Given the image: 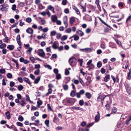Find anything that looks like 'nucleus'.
<instances>
[{"mask_svg":"<svg viewBox=\"0 0 131 131\" xmlns=\"http://www.w3.org/2000/svg\"><path fill=\"white\" fill-rule=\"evenodd\" d=\"M118 5L120 9L123 8L124 7L123 4L121 2L119 3L118 4Z\"/></svg>","mask_w":131,"mask_h":131,"instance_id":"41","label":"nucleus"},{"mask_svg":"<svg viewBox=\"0 0 131 131\" xmlns=\"http://www.w3.org/2000/svg\"><path fill=\"white\" fill-rule=\"evenodd\" d=\"M84 103V101L83 100H80L79 101V104L81 106L83 105Z\"/></svg>","mask_w":131,"mask_h":131,"instance_id":"58","label":"nucleus"},{"mask_svg":"<svg viewBox=\"0 0 131 131\" xmlns=\"http://www.w3.org/2000/svg\"><path fill=\"white\" fill-rule=\"evenodd\" d=\"M85 96L88 99H90L91 97V94L88 92H87L85 93Z\"/></svg>","mask_w":131,"mask_h":131,"instance_id":"24","label":"nucleus"},{"mask_svg":"<svg viewBox=\"0 0 131 131\" xmlns=\"http://www.w3.org/2000/svg\"><path fill=\"white\" fill-rule=\"evenodd\" d=\"M56 79L57 80H59L61 79V76L60 74L59 73H58L56 74Z\"/></svg>","mask_w":131,"mask_h":131,"instance_id":"36","label":"nucleus"},{"mask_svg":"<svg viewBox=\"0 0 131 131\" xmlns=\"http://www.w3.org/2000/svg\"><path fill=\"white\" fill-rule=\"evenodd\" d=\"M98 95H99V96L97 98V101H100V100H101V99L102 97V96L100 95V94H99Z\"/></svg>","mask_w":131,"mask_h":131,"instance_id":"43","label":"nucleus"},{"mask_svg":"<svg viewBox=\"0 0 131 131\" xmlns=\"http://www.w3.org/2000/svg\"><path fill=\"white\" fill-rule=\"evenodd\" d=\"M62 87L63 89L65 90H67L68 89V86L67 84H63L62 85Z\"/></svg>","mask_w":131,"mask_h":131,"instance_id":"28","label":"nucleus"},{"mask_svg":"<svg viewBox=\"0 0 131 131\" xmlns=\"http://www.w3.org/2000/svg\"><path fill=\"white\" fill-rule=\"evenodd\" d=\"M131 15H130L127 18V19L126 22V23H127V22L128 21L131 20Z\"/></svg>","mask_w":131,"mask_h":131,"instance_id":"60","label":"nucleus"},{"mask_svg":"<svg viewBox=\"0 0 131 131\" xmlns=\"http://www.w3.org/2000/svg\"><path fill=\"white\" fill-rule=\"evenodd\" d=\"M56 34V32L55 31H51L50 32L51 36H54Z\"/></svg>","mask_w":131,"mask_h":131,"instance_id":"44","label":"nucleus"},{"mask_svg":"<svg viewBox=\"0 0 131 131\" xmlns=\"http://www.w3.org/2000/svg\"><path fill=\"white\" fill-rule=\"evenodd\" d=\"M98 114L96 115L95 117V121L96 122H98L100 118V113L99 112H97Z\"/></svg>","mask_w":131,"mask_h":131,"instance_id":"7","label":"nucleus"},{"mask_svg":"<svg viewBox=\"0 0 131 131\" xmlns=\"http://www.w3.org/2000/svg\"><path fill=\"white\" fill-rule=\"evenodd\" d=\"M39 19H40V21H41L42 24L44 25L45 24V21L43 18H42L41 17H39Z\"/></svg>","mask_w":131,"mask_h":131,"instance_id":"29","label":"nucleus"},{"mask_svg":"<svg viewBox=\"0 0 131 131\" xmlns=\"http://www.w3.org/2000/svg\"><path fill=\"white\" fill-rule=\"evenodd\" d=\"M76 59L74 57H72L70 58L69 60V62L70 64L71 65V64L73 63H75V60Z\"/></svg>","mask_w":131,"mask_h":131,"instance_id":"5","label":"nucleus"},{"mask_svg":"<svg viewBox=\"0 0 131 131\" xmlns=\"http://www.w3.org/2000/svg\"><path fill=\"white\" fill-rule=\"evenodd\" d=\"M26 21L28 23H30L32 21L30 17H28L26 19Z\"/></svg>","mask_w":131,"mask_h":131,"instance_id":"31","label":"nucleus"},{"mask_svg":"<svg viewBox=\"0 0 131 131\" xmlns=\"http://www.w3.org/2000/svg\"><path fill=\"white\" fill-rule=\"evenodd\" d=\"M58 43L56 42H55L52 46V47L54 49H57L58 48V46L57 45Z\"/></svg>","mask_w":131,"mask_h":131,"instance_id":"15","label":"nucleus"},{"mask_svg":"<svg viewBox=\"0 0 131 131\" xmlns=\"http://www.w3.org/2000/svg\"><path fill=\"white\" fill-rule=\"evenodd\" d=\"M47 9L48 10H50L53 14L55 13L54 8L51 5H49L47 7Z\"/></svg>","mask_w":131,"mask_h":131,"instance_id":"8","label":"nucleus"},{"mask_svg":"<svg viewBox=\"0 0 131 131\" xmlns=\"http://www.w3.org/2000/svg\"><path fill=\"white\" fill-rule=\"evenodd\" d=\"M76 91L72 90L70 93V95L72 97H74L76 95Z\"/></svg>","mask_w":131,"mask_h":131,"instance_id":"20","label":"nucleus"},{"mask_svg":"<svg viewBox=\"0 0 131 131\" xmlns=\"http://www.w3.org/2000/svg\"><path fill=\"white\" fill-rule=\"evenodd\" d=\"M80 50L81 51L88 52L91 51V49L89 48H86L84 49H80Z\"/></svg>","mask_w":131,"mask_h":131,"instance_id":"6","label":"nucleus"},{"mask_svg":"<svg viewBox=\"0 0 131 131\" xmlns=\"http://www.w3.org/2000/svg\"><path fill=\"white\" fill-rule=\"evenodd\" d=\"M111 78H112V79L113 80V81L114 82V83H115L116 82V79H117L118 80L117 82H118V79L117 78H115V77L113 75H112L111 76Z\"/></svg>","mask_w":131,"mask_h":131,"instance_id":"39","label":"nucleus"},{"mask_svg":"<svg viewBox=\"0 0 131 131\" xmlns=\"http://www.w3.org/2000/svg\"><path fill=\"white\" fill-rule=\"evenodd\" d=\"M57 20V18L55 15H53L51 17V20L53 22H55Z\"/></svg>","mask_w":131,"mask_h":131,"instance_id":"10","label":"nucleus"},{"mask_svg":"<svg viewBox=\"0 0 131 131\" xmlns=\"http://www.w3.org/2000/svg\"><path fill=\"white\" fill-rule=\"evenodd\" d=\"M59 121V119L55 115L53 119V122L55 123H57Z\"/></svg>","mask_w":131,"mask_h":131,"instance_id":"18","label":"nucleus"},{"mask_svg":"<svg viewBox=\"0 0 131 131\" xmlns=\"http://www.w3.org/2000/svg\"><path fill=\"white\" fill-rule=\"evenodd\" d=\"M49 121L48 120H46L45 121V123L47 127H49Z\"/></svg>","mask_w":131,"mask_h":131,"instance_id":"34","label":"nucleus"},{"mask_svg":"<svg viewBox=\"0 0 131 131\" xmlns=\"http://www.w3.org/2000/svg\"><path fill=\"white\" fill-rule=\"evenodd\" d=\"M17 124L18 126L20 127L22 126H23V123L19 122H17Z\"/></svg>","mask_w":131,"mask_h":131,"instance_id":"64","label":"nucleus"},{"mask_svg":"<svg viewBox=\"0 0 131 131\" xmlns=\"http://www.w3.org/2000/svg\"><path fill=\"white\" fill-rule=\"evenodd\" d=\"M102 65V63L101 62V61H99L98 62L97 64V67L99 68Z\"/></svg>","mask_w":131,"mask_h":131,"instance_id":"50","label":"nucleus"},{"mask_svg":"<svg viewBox=\"0 0 131 131\" xmlns=\"http://www.w3.org/2000/svg\"><path fill=\"white\" fill-rule=\"evenodd\" d=\"M7 48L8 49H9L10 50H12L14 49V46L13 45H8L7 46Z\"/></svg>","mask_w":131,"mask_h":131,"instance_id":"22","label":"nucleus"},{"mask_svg":"<svg viewBox=\"0 0 131 131\" xmlns=\"http://www.w3.org/2000/svg\"><path fill=\"white\" fill-rule=\"evenodd\" d=\"M38 51V54L39 56L42 58H44L46 59L49 58V57H45L46 54L43 49H39Z\"/></svg>","mask_w":131,"mask_h":131,"instance_id":"1","label":"nucleus"},{"mask_svg":"<svg viewBox=\"0 0 131 131\" xmlns=\"http://www.w3.org/2000/svg\"><path fill=\"white\" fill-rule=\"evenodd\" d=\"M57 58V56L56 54H54L52 55V57L51 58V59H52L54 58L56 59Z\"/></svg>","mask_w":131,"mask_h":131,"instance_id":"53","label":"nucleus"},{"mask_svg":"<svg viewBox=\"0 0 131 131\" xmlns=\"http://www.w3.org/2000/svg\"><path fill=\"white\" fill-rule=\"evenodd\" d=\"M67 0H62V4L63 5H65L67 4Z\"/></svg>","mask_w":131,"mask_h":131,"instance_id":"45","label":"nucleus"},{"mask_svg":"<svg viewBox=\"0 0 131 131\" xmlns=\"http://www.w3.org/2000/svg\"><path fill=\"white\" fill-rule=\"evenodd\" d=\"M106 68L107 69L111 70H112V69L111 66L109 64H107L106 65Z\"/></svg>","mask_w":131,"mask_h":131,"instance_id":"62","label":"nucleus"},{"mask_svg":"<svg viewBox=\"0 0 131 131\" xmlns=\"http://www.w3.org/2000/svg\"><path fill=\"white\" fill-rule=\"evenodd\" d=\"M5 114L7 118L8 119H9L10 118L9 112V111H7L5 113Z\"/></svg>","mask_w":131,"mask_h":131,"instance_id":"26","label":"nucleus"},{"mask_svg":"<svg viewBox=\"0 0 131 131\" xmlns=\"http://www.w3.org/2000/svg\"><path fill=\"white\" fill-rule=\"evenodd\" d=\"M23 80L26 83L29 84L30 85H31V83L28 78L26 77H24L23 78Z\"/></svg>","mask_w":131,"mask_h":131,"instance_id":"13","label":"nucleus"},{"mask_svg":"<svg viewBox=\"0 0 131 131\" xmlns=\"http://www.w3.org/2000/svg\"><path fill=\"white\" fill-rule=\"evenodd\" d=\"M16 8V5L15 4H14L12 6V9L13 10H15Z\"/></svg>","mask_w":131,"mask_h":131,"instance_id":"55","label":"nucleus"},{"mask_svg":"<svg viewBox=\"0 0 131 131\" xmlns=\"http://www.w3.org/2000/svg\"><path fill=\"white\" fill-rule=\"evenodd\" d=\"M65 31L67 33H70L71 32V30L70 28H69L66 30Z\"/></svg>","mask_w":131,"mask_h":131,"instance_id":"46","label":"nucleus"},{"mask_svg":"<svg viewBox=\"0 0 131 131\" xmlns=\"http://www.w3.org/2000/svg\"><path fill=\"white\" fill-rule=\"evenodd\" d=\"M39 9H40L42 10L45 8V7L43 6L41 4H40L39 5Z\"/></svg>","mask_w":131,"mask_h":131,"instance_id":"32","label":"nucleus"},{"mask_svg":"<svg viewBox=\"0 0 131 131\" xmlns=\"http://www.w3.org/2000/svg\"><path fill=\"white\" fill-rule=\"evenodd\" d=\"M128 79L129 80L131 78V69H130L129 70V71L128 73Z\"/></svg>","mask_w":131,"mask_h":131,"instance_id":"27","label":"nucleus"},{"mask_svg":"<svg viewBox=\"0 0 131 131\" xmlns=\"http://www.w3.org/2000/svg\"><path fill=\"white\" fill-rule=\"evenodd\" d=\"M45 67V68H47L51 70L52 69V68L51 66L49 65H46Z\"/></svg>","mask_w":131,"mask_h":131,"instance_id":"59","label":"nucleus"},{"mask_svg":"<svg viewBox=\"0 0 131 131\" xmlns=\"http://www.w3.org/2000/svg\"><path fill=\"white\" fill-rule=\"evenodd\" d=\"M61 36V34H58L57 35L56 38L58 39H59Z\"/></svg>","mask_w":131,"mask_h":131,"instance_id":"61","label":"nucleus"},{"mask_svg":"<svg viewBox=\"0 0 131 131\" xmlns=\"http://www.w3.org/2000/svg\"><path fill=\"white\" fill-rule=\"evenodd\" d=\"M125 86L126 90L129 89V88H130L129 85L127 84H125Z\"/></svg>","mask_w":131,"mask_h":131,"instance_id":"57","label":"nucleus"},{"mask_svg":"<svg viewBox=\"0 0 131 131\" xmlns=\"http://www.w3.org/2000/svg\"><path fill=\"white\" fill-rule=\"evenodd\" d=\"M40 79V77H39L36 78L35 80L34 83L36 84H37L39 82V81Z\"/></svg>","mask_w":131,"mask_h":131,"instance_id":"25","label":"nucleus"},{"mask_svg":"<svg viewBox=\"0 0 131 131\" xmlns=\"http://www.w3.org/2000/svg\"><path fill=\"white\" fill-rule=\"evenodd\" d=\"M117 109L115 107H114L112 109L111 112V114H112L113 113H116L117 111Z\"/></svg>","mask_w":131,"mask_h":131,"instance_id":"19","label":"nucleus"},{"mask_svg":"<svg viewBox=\"0 0 131 131\" xmlns=\"http://www.w3.org/2000/svg\"><path fill=\"white\" fill-rule=\"evenodd\" d=\"M78 61L79 62V63L80 64V66L81 67L82 66V64L83 62V60L82 59H79Z\"/></svg>","mask_w":131,"mask_h":131,"instance_id":"40","label":"nucleus"},{"mask_svg":"<svg viewBox=\"0 0 131 131\" xmlns=\"http://www.w3.org/2000/svg\"><path fill=\"white\" fill-rule=\"evenodd\" d=\"M65 101L67 103L73 104L76 101V100L73 98H66Z\"/></svg>","mask_w":131,"mask_h":131,"instance_id":"3","label":"nucleus"},{"mask_svg":"<svg viewBox=\"0 0 131 131\" xmlns=\"http://www.w3.org/2000/svg\"><path fill=\"white\" fill-rule=\"evenodd\" d=\"M67 35H64L61 38V40L62 41H64L67 39Z\"/></svg>","mask_w":131,"mask_h":131,"instance_id":"37","label":"nucleus"},{"mask_svg":"<svg viewBox=\"0 0 131 131\" xmlns=\"http://www.w3.org/2000/svg\"><path fill=\"white\" fill-rule=\"evenodd\" d=\"M47 106L48 107V110H49L50 111H52V110L51 108V107L50 106V105L49 104H48L47 105Z\"/></svg>","mask_w":131,"mask_h":131,"instance_id":"63","label":"nucleus"},{"mask_svg":"<svg viewBox=\"0 0 131 131\" xmlns=\"http://www.w3.org/2000/svg\"><path fill=\"white\" fill-rule=\"evenodd\" d=\"M46 14H47L48 17H50L51 15V13L49 12V10H48V9H46Z\"/></svg>","mask_w":131,"mask_h":131,"instance_id":"47","label":"nucleus"},{"mask_svg":"<svg viewBox=\"0 0 131 131\" xmlns=\"http://www.w3.org/2000/svg\"><path fill=\"white\" fill-rule=\"evenodd\" d=\"M99 18L100 20L102 22V23L104 24L105 25H106L107 26L111 28V27L110 26L108 25L103 20L100 18L99 17Z\"/></svg>","mask_w":131,"mask_h":131,"instance_id":"33","label":"nucleus"},{"mask_svg":"<svg viewBox=\"0 0 131 131\" xmlns=\"http://www.w3.org/2000/svg\"><path fill=\"white\" fill-rule=\"evenodd\" d=\"M77 33L81 36H82L84 35L83 32L80 30L77 31Z\"/></svg>","mask_w":131,"mask_h":131,"instance_id":"23","label":"nucleus"},{"mask_svg":"<svg viewBox=\"0 0 131 131\" xmlns=\"http://www.w3.org/2000/svg\"><path fill=\"white\" fill-rule=\"evenodd\" d=\"M70 79L69 77H66L63 81V82L65 83H68L70 80Z\"/></svg>","mask_w":131,"mask_h":131,"instance_id":"21","label":"nucleus"},{"mask_svg":"<svg viewBox=\"0 0 131 131\" xmlns=\"http://www.w3.org/2000/svg\"><path fill=\"white\" fill-rule=\"evenodd\" d=\"M24 87L23 85H21L20 84L19 85L18 87V89L19 91H21L23 89Z\"/></svg>","mask_w":131,"mask_h":131,"instance_id":"30","label":"nucleus"},{"mask_svg":"<svg viewBox=\"0 0 131 131\" xmlns=\"http://www.w3.org/2000/svg\"><path fill=\"white\" fill-rule=\"evenodd\" d=\"M67 21L68 18L67 17H66L64 18L63 19L64 23L66 28H67L68 26Z\"/></svg>","mask_w":131,"mask_h":131,"instance_id":"11","label":"nucleus"},{"mask_svg":"<svg viewBox=\"0 0 131 131\" xmlns=\"http://www.w3.org/2000/svg\"><path fill=\"white\" fill-rule=\"evenodd\" d=\"M18 120L22 122L24 120V118L21 115H20L19 116Z\"/></svg>","mask_w":131,"mask_h":131,"instance_id":"38","label":"nucleus"},{"mask_svg":"<svg viewBox=\"0 0 131 131\" xmlns=\"http://www.w3.org/2000/svg\"><path fill=\"white\" fill-rule=\"evenodd\" d=\"M75 21V18L74 17H71L70 20V24L72 25L73 23Z\"/></svg>","mask_w":131,"mask_h":131,"instance_id":"17","label":"nucleus"},{"mask_svg":"<svg viewBox=\"0 0 131 131\" xmlns=\"http://www.w3.org/2000/svg\"><path fill=\"white\" fill-rule=\"evenodd\" d=\"M9 6L7 4H3L0 6V9L2 11H7Z\"/></svg>","mask_w":131,"mask_h":131,"instance_id":"2","label":"nucleus"},{"mask_svg":"<svg viewBox=\"0 0 131 131\" xmlns=\"http://www.w3.org/2000/svg\"><path fill=\"white\" fill-rule=\"evenodd\" d=\"M106 102L107 103L106 104L105 106L106 107V109L107 110H109L111 108L110 103L108 101H107Z\"/></svg>","mask_w":131,"mask_h":131,"instance_id":"16","label":"nucleus"},{"mask_svg":"<svg viewBox=\"0 0 131 131\" xmlns=\"http://www.w3.org/2000/svg\"><path fill=\"white\" fill-rule=\"evenodd\" d=\"M26 32L29 34L32 35L33 33V30L31 28H29L26 30Z\"/></svg>","mask_w":131,"mask_h":131,"instance_id":"9","label":"nucleus"},{"mask_svg":"<svg viewBox=\"0 0 131 131\" xmlns=\"http://www.w3.org/2000/svg\"><path fill=\"white\" fill-rule=\"evenodd\" d=\"M126 91L127 93L129 95H131V88H129V89H127L126 90Z\"/></svg>","mask_w":131,"mask_h":131,"instance_id":"48","label":"nucleus"},{"mask_svg":"<svg viewBox=\"0 0 131 131\" xmlns=\"http://www.w3.org/2000/svg\"><path fill=\"white\" fill-rule=\"evenodd\" d=\"M16 40L19 46H21V43L20 40V37L19 35H18L17 36Z\"/></svg>","mask_w":131,"mask_h":131,"instance_id":"12","label":"nucleus"},{"mask_svg":"<svg viewBox=\"0 0 131 131\" xmlns=\"http://www.w3.org/2000/svg\"><path fill=\"white\" fill-rule=\"evenodd\" d=\"M110 75H107L104 78V81L105 82H106L110 80Z\"/></svg>","mask_w":131,"mask_h":131,"instance_id":"14","label":"nucleus"},{"mask_svg":"<svg viewBox=\"0 0 131 131\" xmlns=\"http://www.w3.org/2000/svg\"><path fill=\"white\" fill-rule=\"evenodd\" d=\"M34 73L36 75H38L40 73V70L39 69L36 70L35 71Z\"/></svg>","mask_w":131,"mask_h":131,"instance_id":"42","label":"nucleus"},{"mask_svg":"<svg viewBox=\"0 0 131 131\" xmlns=\"http://www.w3.org/2000/svg\"><path fill=\"white\" fill-rule=\"evenodd\" d=\"M25 3L23 2H20L18 4L19 6L20 7H23L24 6Z\"/></svg>","mask_w":131,"mask_h":131,"instance_id":"51","label":"nucleus"},{"mask_svg":"<svg viewBox=\"0 0 131 131\" xmlns=\"http://www.w3.org/2000/svg\"><path fill=\"white\" fill-rule=\"evenodd\" d=\"M12 61H13L15 63L16 65V67H18V63L17 62V60H15L14 59L12 58Z\"/></svg>","mask_w":131,"mask_h":131,"instance_id":"52","label":"nucleus"},{"mask_svg":"<svg viewBox=\"0 0 131 131\" xmlns=\"http://www.w3.org/2000/svg\"><path fill=\"white\" fill-rule=\"evenodd\" d=\"M7 78L9 79H11L12 77V74L10 73H8L7 74Z\"/></svg>","mask_w":131,"mask_h":131,"instance_id":"49","label":"nucleus"},{"mask_svg":"<svg viewBox=\"0 0 131 131\" xmlns=\"http://www.w3.org/2000/svg\"><path fill=\"white\" fill-rule=\"evenodd\" d=\"M74 40L75 41H77L78 40L79 38V36L75 34L74 35Z\"/></svg>","mask_w":131,"mask_h":131,"instance_id":"35","label":"nucleus"},{"mask_svg":"<svg viewBox=\"0 0 131 131\" xmlns=\"http://www.w3.org/2000/svg\"><path fill=\"white\" fill-rule=\"evenodd\" d=\"M85 92V91L83 89L80 90L79 92L76 93L77 97L78 98L80 97L81 95H83L84 93Z\"/></svg>","mask_w":131,"mask_h":131,"instance_id":"4","label":"nucleus"},{"mask_svg":"<svg viewBox=\"0 0 131 131\" xmlns=\"http://www.w3.org/2000/svg\"><path fill=\"white\" fill-rule=\"evenodd\" d=\"M6 45L5 43H2L0 45V48L1 49H2L4 47H6Z\"/></svg>","mask_w":131,"mask_h":131,"instance_id":"54","label":"nucleus"},{"mask_svg":"<svg viewBox=\"0 0 131 131\" xmlns=\"http://www.w3.org/2000/svg\"><path fill=\"white\" fill-rule=\"evenodd\" d=\"M18 81L20 83H22L23 81L22 78L21 77H18L17 78Z\"/></svg>","mask_w":131,"mask_h":131,"instance_id":"56","label":"nucleus"}]
</instances>
